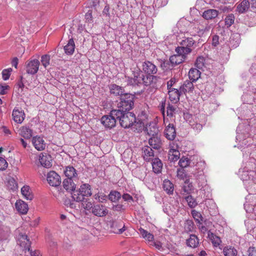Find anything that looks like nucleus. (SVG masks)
<instances>
[{
  "mask_svg": "<svg viewBox=\"0 0 256 256\" xmlns=\"http://www.w3.org/2000/svg\"><path fill=\"white\" fill-rule=\"evenodd\" d=\"M134 95L128 93L124 94L121 96L120 101L118 104V108L126 112H128L134 106Z\"/></svg>",
  "mask_w": 256,
  "mask_h": 256,
  "instance_id": "f257e3e1",
  "label": "nucleus"
},
{
  "mask_svg": "<svg viewBox=\"0 0 256 256\" xmlns=\"http://www.w3.org/2000/svg\"><path fill=\"white\" fill-rule=\"evenodd\" d=\"M196 43L195 40L192 38H184L180 42V46L177 47L180 52H182L187 54H190L192 52V47Z\"/></svg>",
  "mask_w": 256,
  "mask_h": 256,
  "instance_id": "f03ea898",
  "label": "nucleus"
},
{
  "mask_svg": "<svg viewBox=\"0 0 256 256\" xmlns=\"http://www.w3.org/2000/svg\"><path fill=\"white\" fill-rule=\"evenodd\" d=\"M136 116L132 112H126L120 119V124L124 128H128L132 126L136 122Z\"/></svg>",
  "mask_w": 256,
  "mask_h": 256,
  "instance_id": "7ed1b4c3",
  "label": "nucleus"
},
{
  "mask_svg": "<svg viewBox=\"0 0 256 256\" xmlns=\"http://www.w3.org/2000/svg\"><path fill=\"white\" fill-rule=\"evenodd\" d=\"M175 51L176 54L172 56L170 58V62L172 66H175L182 63L187 58L188 54L182 52L178 51V48H176Z\"/></svg>",
  "mask_w": 256,
  "mask_h": 256,
  "instance_id": "20e7f679",
  "label": "nucleus"
},
{
  "mask_svg": "<svg viewBox=\"0 0 256 256\" xmlns=\"http://www.w3.org/2000/svg\"><path fill=\"white\" fill-rule=\"evenodd\" d=\"M46 180L49 184L52 186H58L61 183L60 176L54 171L48 172Z\"/></svg>",
  "mask_w": 256,
  "mask_h": 256,
  "instance_id": "39448f33",
  "label": "nucleus"
},
{
  "mask_svg": "<svg viewBox=\"0 0 256 256\" xmlns=\"http://www.w3.org/2000/svg\"><path fill=\"white\" fill-rule=\"evenodd\" d=\"M110 232L114 234H121L125 230L124 224L122 221L110 222Z\"/></svg>",
  "mask_w": 256,
  "mask_h": 256,
  "instance_id": "423d86ee",
  "label": "nucleus"
},
{
  "mask_svg": "<svg viewBox=\"0 0 256 256\" xmlns=\"http://www.w3.org/2000/svg\"><path fill=\"white\" fill-rule=\"evenodd\" d=\"M40 62L37 59H33L27 62L26 71L27 73L34 74H36L39 68Z\"/></svg>",
  "mask_w": 256,
  "mask_h": 256,
  "instance_id": "0eeeda50",
  "label": "nucleus"
},
{
  "mask_svg": "<svg viewBox=\"0 0 256 256\" xmlns=\"http://www.w3.org/2000/svg\"><path fill=\"white\" fill-rule=\"evenodd\" d=\"M101 123L106 128H112L116 126V119L115 117L110 115H105L100 120Z\"/></svg>",
  "mask_w": 256,
  "mask_h": 256,
  "instance_id": "6e6552de",
  "label": "nucleus"
},
{
  "mask_svg": "<svg viewBox=\"0 0 256 256\" xmlns=\"http://www.w3.org/2000/svg\"><path fill=\"white\" fill-rule=\"evenodd\" d=\"M12 117L15 122L20 124L25 118V114L21 108H15L12 112Z\"/></svg>",
  "mask_w": 256,
  "mask_h": 256,
  "instance_id": "1a4fd4ad",
  "label": "nucleus"
},
{
  "mask_svg": "<svg viewBox=\"0 0 256 256\" xmlns=\"http://www.w3.org/2000/svg\"><path fill=\"white\" fill-rule=\"evenodd\" d=\"M143 74L142 71L138 70L134 72L133 77L128 80V83L132 86L142 84V82Z\"/></svg>",
  "mask_w": 256,
  "mask_h": 256,
  "instance_id": "9d476101",
  "label": "nucleus"
},
{
  "mask_svg": "<svg viewBox=\"0 0 256 256\" xmlns=\"http://www.w3.org/2000/svg\"><path fill=\"white\" fill-rule=\"evenodd\" d=\"M143 71L148 74H154L157 72L156 66L150 61L144 62L142 65Z\"/></svg>",
  "mask_w": 256,
  "mask_h": 256,
  "instance_id": "9b49d317",
  "label": "nucleus"
},
{
  "mask_svg": "<svg viewBox=\"0 0 256 256\" xmlns=\"http://www.w3.org/2000/svg\"><path fill=\"white\" fill-rule=\"evenodd\" d=\"M32 144L34 148L38 151L43 150L46 148V143L42 138L36 136L32 138Z\"/></svg>",
  "mask_w": 256,
  "mask_h": 256,
  "instance_id": "f8f14e48",
  "label": "nucleus"
},
{
  "mask_svg": "<svg viewBox=\"0 0 256 256\" xmlns=\"http://www.w3.org/2000/svg\"><path fill=\"white\" fill-rule=\"evenodd\" d=\"M92 212L96 216L102 217L106 216L108 211L104 206L97 204L94 206Z\"/></svg>",
  "mask_w": 256,
  "mask_h": 256,
  "instance_id": "ddd939ff",
  "label": "nucleus"
},
{
  "mask_svg": "<svg viewBox=\"0 0 256 256\" xmlns=\"http://www.w3.org/2000/svg\"><path fill=\"white\" fill-rule=\"evenodd\" d=\"M158 77L152 74H148L146 76H142V84L146 86H152L154 87L158 80Z\"/></svg>",
  "mask_w": 256,
  "mask_h": 256,
  "instance_id": "4468645a",
  "label": "nucleus"
},
{
  "mask_svg": "<svg viewBox=\"0 0 256 256\" xmlns=\"http://www.w3.org/2000/svg\"><path fill=\"white\" fill-rule=\"evenodd\" d=\"M39 162L40 164L46 168H49L52 166V158L46 154H41L39 156Z\"/></svg>",
  "mask_w": 256,
  "mask_h": 256,
  "instance_id": "2eb2a0df",
  "label": "nucleus"
},
{
  "mask_svg": "<svg viewBox=\"0 0 256 256\" xmlns=\"http://www.w3.org/2000/svg\"><path fill=\"white\" fill-rule=\"evenodd\" d=\"M142 150L143 153L142 156L145 160L148 162L154 159V153L152 148L148 146H144L142 148Z\"/></svg>",
  "mask_w": 256,
  "mask_h": 256,
  "instance_id": "dca6fc26",
  "label": "nucleus"
},
{
  "mask_svg": "<svg viewBox=\"0 0 256 256\" xmlns=\"http://www.w3.org/2000/svg\"><path fill=\"white\" fill-rule=\"evenodd\" d=\"M64 174L67 178L73 180L78 179V174L76 170L72 166H68L66 167L64 171Z\"/></svg>",
  "mask_w": 256,
  "mask_h": 256,
  "instance_id": "f3484780",
  "label": "nucleus"
},
{
  "mask_svg": "<svg viewBox=\"0 0 256 256\" xmlns=\"http://www.w3.org/2000/svg\"><path fill=\"white\" fill-rule=\"evenodd\" d=\"M219 14V12L214 9H208L204 10L202 14V16L206 20L214 19L216 18Z\"/></svg>",
  "mask_w": 256,
  "mask_h": 256,
  "instance_id": "a211bd4d",
  "label": "nucleus"
},
{
  "mask_svg": "<svg viewBox=\"0 0 256 256\" xmlns=\"http://www.w3.org/2000/svg\"><path fill=\"white\" fill-rule=\"evenodd\" d=\"M19 134L25 139H30L32 136V130L28 126H22L19 130Z\"/></svg>",
  "mask_w": 256,
  "mask_h": 256,
  "instance_id": "6ab92c4d",
  "label": "nucleus"
},
{
  "mask_svg": "<svg viewBox=\"0 0 256 256\" xmlns=\"http://www.w3.org/2000/svg\"><path fill=\"white\" fill-rule=\"evenodd\" d=\"M15 206L16 210L22 214H26L28 210V204L22 200H17Z\"/></svg>",
  "mask_w": 256,
  "mask_h": 256,
  "instance_id": "aec40b11",
  "label": "nucleus"
},
{
  "mask_svg": "<svg viewBox=\"0 0 256 256\" xmlns=\"http://www.w3.org/2000/svg\"><path fill=\"white\" fill-rule=\"evenodd\" d=\"M148 143L152 148L156 150L160 149L162 145V141L158 136L150 138Z\"/></svg>",
  "mask_w": 256,
  "mask_h": 256,
  "instance_id": "412c9836",
  "label": "nucleus"
},
{
  "mask_svg": "<svg viewBox=\"0 0 256 256\" xmlns=\"http://www.w3.org/2000/svg\"><path fill=\"white\" fill-rule=\"evenodd\" d=\"M199 239L195 234H190V238L186 240V245L192 248H197L199 244Z\"/></svg>",
  "mask_w": 256,
  "mask_h": 256,
  "instance_id": "4be33fe9",
  "label": "nucleus"
},
{
  "mask_svg": "<svg viewBox=\"0 0 256 256\" xmlns=\"http://www.w3.org/2000/svg\"><path fill=\"white\" fill-rule=\"evenodd\" d=\"M166 138L170 140H173L176 135V130L173 124H169L164 130Z\"/></svg>",
  "mask_w": 256,
  "mask_h": 256,
  "instance_id": "5701e85b",
  "label": "nucleus"
},
{
  "mask_svg": "<svg viewBox=\"0 0 256 256\" xmlns=\"http://www.w3.org/2000/svg\"><path fill=\"white\" fill-rule=\"evenodd\" d=\"M110 92L111 94H112L114 96H123V93L124 92V88L116 85V84H111L109 86Z\"/></svg>",
  "mask_w": 256,
  "mask_h": 256,
  "instance_id": "b1692460",
  "label": "nucleus"
},
{
  "mask_svg": "<svg viewBox=\"0 0 256 256\" xmlns=\"http://www.w3.org/2000/svg\"><path fill=\"white\" fill-rule=\"evenodd\" d=\"M64 52L68 55H72L74 51L75 44L72 38L70 39L64 48Z\"/></svg>",
  "mask_w": 256,
  "mask_h": 256,
  "instance_id": "393cba45",
  "label": "nucleus"
},
{
  "mask_svg": "<svg viewBox=\"0 0 256 256\" xmlns=\"http://www.w3.org/2000/svg\"><path fill=\"white\" fill-rule=\"evenodd\" d=\"M169 98L174 103H176L180 100V92L176 88L168 90Z\"/></svg>",
  "mask_w": 256,
  "mask_h": 256,
  "instance_id": "a878e982",
  "label": "nucleus"
},
{
  "mask_svg": "<svg viewBox=\"0 0 256 256\" xmlns=\"http://www.w3.org/2000/svg\"><path fill=\"white\" fill-rule=\"evenodd\" d=\"M73 180L70 178L64 179L62 182L64 188L68 192H72L75 190L76 184L74 182Z\"/></svg>",
  "mask_w": 256,
  "mask_h": 256,
  "instance_id": "bb28decb",
  "label": "nucleus"
},
{
  "mask_svg": "<svg viewBox=\"0 0 256 256\" xmlns=\"http://www.w3.org/2000/svg\"><path fill=\"white\" fill-rule=\"evenodd\" d=\"M21 192L24 198L27 200H32L34 195L29 186H24L21 188Z\"/></svg>",
  "mask_w": 256,
  "mask_h": 256,
  "instance_id": "cd10ccee",
  "label": "nucleus"
},
{
  "mask_svg": "<svg viewBox=\"0 0 256 256\" xmlns=\"http://www.w3.org/2000/svg\"><path fill=\"white\" fill-rule=\"evenodd\" d=\"M152 166L153 171L154 173L158 174L161 172L162 168V164L158 158H155L153 160Z\"/></svg>",
  "mask_w": 256,
  "mask_h": 256,
  "instance_id": "c85d7f7f",
  "label": "nucleus"
},
{
  "mask_svg": "<svg viewBox=\"0 0 256 256\" xmlns=\"http://www.w3.org/2000/svg\"><path fill=\"white\" fill-rule=\"evenodd\" d=\"M162 188L168 194H172L174 187L172 183L168 180H164L163 182Z\"/></svg>",
  "mask_w": 256,
  "mask_h": 256,
  "instance_id": "c756f323",
  "label": "nucleus"
},
{
  "mask_svg": "<svg viewBox=\"0 0 256 256\" xmlns=\"http://www.w3.org/2000/svg\"><path fill=\"white\" fill-rule=\"evenodd\" d=\"M146 130L148 134L152 136H158V129L156 124H150L146 127Z\"/></svg>",
  "mask_w": 256,
  "mask_h": 256,
  "instance_id": "7c9ffc66",
  "label": "nucleus"
},
{
  "mask_svg": "<svg viewBox=\"0 0 256 256\" xmlns=\"http://www.w3.org/2000/svg\"><path fill=\"white\" fill-rule=\"evenodd\" d=\"M250 8V2L248 0H243L240 4H239L237 7V11L242 14Z\"/></svg>",
  "mask_w": 256,
  "mask_h": 256,
  "instance_id": "2f4dec72",
  "label": "nucleus"
},
{
  "mask_svg": "<svg viewBox=\"0 0 256 256\" xmlns=\"http://www.w3.org/2000/svg\"><path fill=\"white\" fill-rule=\"evenodd\" d=\"M180 153L178 150L170 148L168 154V158L170 161L175 162L180 158Z\"/></svg>",
  "mask_w": 256,
  "mask_h": 256,
  "instance_id": "473e14b6",
  "label": "nucleus"
},
{
  "mask_svg": "<svg viewBox=\"0 0 256 256\" xmlns=\"http://www.w3.org/2000/svg\"><path fill=\"white\" fill-rule=\"evenodd\" d=\"M200 72L196 68H191L188 72V76L190 80L196 82L200 78Z\"/></svg>",
  "mask_w": 256,
  "mask_h": 256,
  "instance_id": "72a5a7b5",
  "label": "nucleus"
},
{
  "mask_svg": "<svg viewBox=\"0 0 256 256\" xmlns=\"http://www.w3.org/2000/svg\"><path fill=\"white\" fill-rule=\"evenodd\" d=\"M224 256H236L237 250L232 246H225L223 250Z\"/></svg>",
  "mask_w": 256,
  "mask_h": 256,
  "instance_id": "f704fd0d",
  "label": "nucleus"
},
{
  "mask_svg": "<svg viewBox=\"0 0 256 256\" xmlns=\"http://www.w3.org/2000/svg\"><path fill=\"white\" fill-rule=\"evenodd\" d=\"M80 192L85 196H92L91 186L88 184H84L80 186Z\"/></svg>",
  "mask_w": 256,
  "mask_h": 256,
  "instance_id": "c9c22d12",
  "label": "nucleus"
},
{
  "mask_svg": "<svg viewBox=\"0 0 256 256\" xmlns=\"http://www.w3.org/2000/svg\"><path fill=\"white\" fill-rule=\"evenodd\" d=\"M139 231L142 237L146 240L149 242H152L154 240V236L152 234L142 228H140Z\"/></svg>",
  "mask_w": 256,
  "mask_h": 256,
  "instance_id": "e433bc0d",
  "label": "nucleus"
},
{
  "mask_svg": "<svg viewBox=\"0 0 256 256\" xmlns=\"http://www.w3.org/2000/svg\"><path fill=\"white\" fill-rule=\"evenodd\" d=\"M193 88V84L192 82L190 80L184 82L183 85L180 88V92L184 94L186 92H189L192 90Z\"/></svg>",
  "mask_w": 256,
  "mask_h": 256,
  "instance_id": "4c0bfd02",
  "label": "nucleus"
},
{
  "mask_svg": "<svg viewBox=\"0 0 256 256\" xmlns=\"http://www.w3.org/2000/svg\"><path fill=\"white\" fill-rule=\"evenodd\" d=\"M208 236L214 246H218L222 242L220 237L210 232L208 233Z\"/></svg>",
  "mask_w": 256,
  "mask_h": 256,
  "instance_id": "58836bf2",
  "label": "nucleus"
},
{
  "mask_svg": "<svg viewBox=\"0 0 256 256\" xmlns=\"http://www.w3.org/2000/svg\"><path fill=\"white\" fill-rule=\"evenodd\" d=\"M84 196H85L83 195L82 192H80V189H79L78 190H73L72 197L73 199L76 202H82L85 199Z\"/></svg>",
  "mask_w": 256,
  "mask_h": 256,
  "instance_id": "ea45409f",
  "label": "nucleus"
},
{
  "mask_svg": "<svg viewBox=\"0 0 256 256\" xmlns=\"http://www.w3.org/2000/svg\"><path fill=\"white\" fill-rule=\"evenodd\" d=\"M132 126L134 130H136L138 132H142L144 128H146L144 122L140 120L134 122Z\"/></svg>",
  "mask_w": 256,
  "mask_h": 256,
  "instance_id": "a19ab883",
  "label": "nucleus"
},
{
  "mask_svg": "<svg viewBox=\"0 0 256 256\" xmlns=\"http://www.w3.org/2000/svg\"><path fill=\"white\" fill-rule=\"evenodd\" d=\"M125 113L126 112L124 110L118 108V110H111L110 114L114 117L116 116V118L119 119L120 120V118H122Z\"/></svg>",
  "mask_w": 256,
  "mask_h": 256,
  "instance_id": "79ce46f5",
  "label": "nucleus"
},
{
  "mask_svg": "<svg viewBox=\"0 0 256 256\" xmlns=\"http://www.w3.org/2000/svg\"><path fill=\"white\" fill-rule=\"evenodd\" d=\"M205 59L204 57L200 56L197 58L195 65L200 70H202L204 66Z\"/></svg>",
  "mask_w": 256,
  "mask_h": 256,
  "instance_id": "37998d69",
  "label": "nucleus"
},
{
  "mask_svg": "<svg viewBox=\"0 0 256 256\" xmlns=\"http://www.w3.org/2000/svg\"><path fill=\"white\" fill-rule=\"evenodd\" d=\"M185 199L190 208H193L196 206L197 202L196 200L191 195L186 196Z\"/></svg>",
  "mask_w": 256,
  "mask_h": 256,
  "instance_id": "c03bdc74",
  "label": "nucleus"
},
{
  "mask_svg": "<svg viewBox=\"0 0 256 256\" xmlns=\"http://www.w3.org/2000/svg\"><path fill=\"white\" fill-rule=\"evenodd\" d=\"M82 208L87 210H92L93 208V203L92 202H90L89 200L84 199V201L82 202Z\"/></svg>",
  "mask_w": 256,
  "mask_h": 256,
  "instance_id": "a18cd8bd",
  "label": "nucleus"
},
{
  "mask_svg": "<svg viewBox=\"0 0 256 256\" xmlns=\"http://www.w3.org/2000/svg\"><path fill=\"white\" fill-rule=\"evenodd\" d=\"M120 198V193L116 191L111 192L109 194V199L113 202L118 200Z\"/></svg>",
  "mask_w": 256,
  "mask_h": 256,
  "instance_id": "49530a36",
  "label": "nucleus"
},
{
  "mask_svg": "<svg viewBox=\"0 0 256 256\" xmlns=\"http://www.w3.org/2000/svg\"><path fill=\"white\" fill-rule=\"evenodd\" d=\"M94 198L98 200V202H105L107 199V196L104 194L102 192H98L96 194H95L94 196Z\"/></svg>",
  "mask_w": 256,
  "mask_h": 256,
  "instance_id": "de8ad7c7",
  "label": "nucleus"
},
{
  "mask_svg": "<svg viewBox=\"0 0 256 256\" xmlns=\"http://www.w3.org/2000/svg\"><path fill=\"white\" fill-rule=\"evenodd\" d=\"M190 164V160L187 158L182 157V158L178 162V164L180 167L183 169L184 168L188 166Z\"/></svg>",
  "mask_w": 256,
  "mask_h": 256,
  "instance_id": "09e8293b",
  "label": "nucleus"
},
{
  "mask_svg": "<svg viewBox=\"0 0 256 256\" xmlns=\"http://www.w3.org/2000/svg\"><path fill=\"white\" fill-rule=\"evenodd\" d=\"M8 188L12 190V191L16 190L18 189V184L14 178L10 179L8 180Z\"/></svg>",
  "mask_w": 256,
  "mask_h": 256,
  "instance_id": "8fccbe9b",
  "label": "nucleus"
},
{
  "mask_svg": "<svg viewBox=\"0 0 256 256\" xmlns=\"http://www.w3.org/2000/svg\"><path fill=\"white\" fill-rule=\"evenodd\" d=\"M184 230L186 232H192L194 228V224L192 220H187L184 224Z\"/></svg>",
  "mask_w": 256,
  "mask_h": 256,
  "instance_id": "3c124183",
  "label": "nucleus"
},
{
  "mask_svg": "<svg viewBox=\"0 0 256 256\" xmlns=\"http://www.w3.org/2000/svg\"><path fill=\"white\" fill-rule=\"evenodd\" d=\"M50 56L48 54H45L42 56L41 62L44 68H46L50 64Z\"/></svg>",
  "mask_w": 256,
  "mask_h": 256,
  "instance_id": "603ef678",
  "label": "nucleus"
},
{
  "mask_svg": "<svg viewBox=\"0 0 256 256\" xmlns=\"http://www.w3.org/2000/svg\"><path fill=\"white\" fill-rule=\"evenodd\" d=\"M234 14H228V16H226L225 18L226 25L228 26H230L234 24Z\"/></svg>",
  "mask_w": 256,
  "mask_h": 256,
  "instance_id": "864d4df0",
  "label": "nucleus"
},
{
  "mask_svg": "<svg viewBox=\"0 0 256 256\" xmlns=\"http://www.w3.org/2000/svg\"><path fill=\"white\" fill-rule=\"evenodd\" d=\"M12 69L11 68L4 69L2 71V77L4 80H8L10 76Z\"/></svg>",
  "mask_w": 256,
  "mask_h": 256,
  "instance_id": "5fc2aeb1",
  "label": "nucleus"
},
{
  "mask_svg": "<svg viewBox=\"0 0 256 256\" xmlns=\"http://www.w3.org/2000/svg\"><path fill=\"white\" fill-rule=\"evenodd\" d=\"M176 110V108L175 106L168 104L167 106V116L170 117H172L174 115Z\"/></svg>",
  "mask_w": 256,
  "mask_h": 256,
  "instance_id": "6e6d98bb",
  "label": "nucleus"
},
{
  "mask_svg": "<svg viewBox=\"0 0 256 256\" xmlns=\"http://www.w3.org/2000/svg\"><path fill=\"white\" fill-rule=\"evenodd\" d=\"M8 164L6 160L4 158L0 157V170H5L8 168Z\"/></svg>",
  "mask_w": 256,
  "mask_h": 256,
  "instance_id": "4d7b16f0",
  "label": "nucleus"
},
{
  "mask_svg": "<svg viewBox=\"0 0 256 256\" xmlns=\"http://www.w3.org/2000/svg\"><path fill=\"white\" fill-rule=\"evenodd\" d=\"M92 10H89L85 15V18L86 20V22H92Z\"/></svg>",
  "mask_w": 256,
  "mask_h": 256,
  "instance_id": "13d9d810",
  "label": "nucleus"
},
{
  "mask_svg": "<svg viewBox=\"0 0 256 256\" xmlns=\"http://www.w3.org/2000/svg\"><path fill=\"white\" fill-rule=\"evenodd\" d=\"M192 214L193 218L196 220L200 222V220H202V216L200 212H198L194 210H193L192 212Z\"/></svg>",
  "mask_w": 256,
  "mask_h": 256,
  "instance_id": "bf43d9fd",
  "label": "nucleus"
},
{
  "mask_svg": "<svg viewBox=\"0 0 256 256\" xmlns=\"http://www.w3.org/2000/svg\"><path fill=\"white\" fill-rule=\"evenodd\" d=\"M9 88L8 86L4 85L2 86V84H0V94L4 95L6 94V90Z\"/></svg>",
  "mask_w": 256,
  "mask_h": 256,
  "instance_id": "052dcab7",
  "label": "nucleus"
},
{
  "mask_svg": "<svg viewBox=\"0 0 256 256\" xmlns=\"http://www.w3.org/2000/svg\"><path fill=\"white\" fill-rule=\"evenodd\" d=\"M40 217L36 218L35 220L30 222V226L32 227H36L37 226L40 222Z\"/></svg>",
  "mask_w": 256,
  "mask_h": 256,
  "instance_id": "680f3d73",
  "label": "nucleus"
},
{
  "mask_svg": "<svg viewBox=\"0 0 256 256\" xmlns=\"http://www.w3.org/2000/svg\"><path fill=\"white\" fill-rule=\"evenodd\" d=\"M219 44V36L217 35H214L212 37V44L216 46Z\"/></svg>",
  "mask_w": 256,
  "mask_h": 256,
  "instance_id": "e2e57ef3",
  "label": "nucleus"
},
{
  "mask_svg": "<svg viewBox=\"0 0 256 256\" xmlns=\"http://www.w3.org/2000/svg\"><path fill=\"white\" fill-rule=\"evenodd\" d=\"M151 245L156 247V248L160 250L162 248V243L160 242H152Z\"/></svg>",
  "mask_w": 256,
  "mask_h": 256,
  "instance_id": "0e129e2a",
  "label": "nucleus"
},
{
  "mask_svg": "<svg viewBox=\"0 0 256 256\" xmlns=\"http://www.w3.org/2000/svg\"><path fill=\"white\" fill-rule=\"evenodd\" d=\"M175 83V80L173 78L170 79L167 82V88L168 90H172V85Z\"/></svg>",
  "mask_w": 256,
  "mask_h": 256,
  "instance_id": "69168bd1",
  "label": "nucleus"
},
{
  "mask_svg": "<svg viewBox=\"0 0 256 256\" xmlns=\"http://www.w3.org/2000/svg\"><path fill=\"white\" fill-rule=\"evenodd\" d=\"M177 176L181 179H184L185 176L184 169H178L177 171Z\"/></svg>",
  "mask_w": 256,
  "mask_h": 256,
  "instance_id": "338daca9",
  "label": "nucleus"
},
{
  "mask_svg": "<svg viewBox=\"0 0 256 256\" xmlns=\"http://www.w3.org/2000/svg\"><path fill=\"white\" fill-rule=\"evenodd\" d=\"M249 256H256V248H250L248 249Z\"/></svg>",
  "mask_w": 256,
  "mask_h": 256,
  "instance_id": "774afa93",
  "label": "nucleus"
}]
</instances>
